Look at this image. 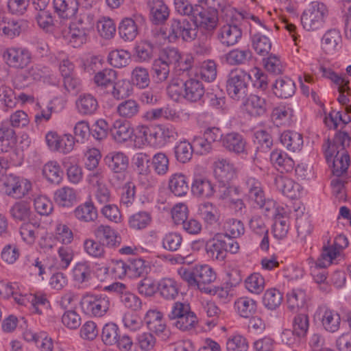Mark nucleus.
Here are the masks:
<instances>
[{
	"label": "nucleus",
	"instance_id": "nucleus-1",
	"mask_svg": "<svg viewBox=\"0 0 351 351\" xmlns=\"http://www.w3.org/2000/svg\"><path fill=\"white\" fill-rule=\"evenodd\" d=\"M251 76L242 69H233L228 75L226 91L234 100L244 101L248 95V84Z\"/></svg>",
	"mask_w": 351,
	"mask_h": 351
},
{
	"label": "nucleus",
	"instance_id": "nucleus-2",
	"mask_svg": "<svg viewBox=\"0 0 351 351\" xmlns=\"http://www.w3.org/2000/svg\"><path fill=\"white\" fill-rule=\"evenodd\" d=\"M197 35V29L193 21L186 19H173L170 21L167 38L170 42H175L181 38L186 42L193 40Z\"/></svg>",
	"mask_w": 351,
	"mask_h": 351
},
{
	"label": "nucleus",
	"instance_id": "nucleus-3",
	"mask_svg": "<svg viewBox=\"0 0 351 351\" xmlns=\"http://www.w3.org/2000/svg\"><path fill=\"white\" fill-rule=\"evenodd\" d=\"M31 187L29 182L13 174L2 175L0 178V193L16 199L25 196Z\"/></svg>",
	"mask_w": 351,
	"mask_h": 351
},
{
	"label": "nucleus",
	"instance_id": "nucleus-4",
	"mask_svg": "<svg viewBox=\"0 0 351 351\" xmlns=\"http://www.w3.org/2000/svg\"><path fill=\"white\" fill-rule=\"evenodd\" d=\"M327 14L326 6L323 3L315 1L302 14L301 23L307 31H314L322 27Z\"/></svg>",
	"mask_w": 351,
	"mask_h": 351
},
{
	"label": "nucleus",
	"instance_id": "nucleus-5",
	"mask_svg": "<svg viewBox=\"0 0 351 351\" xmlns=\"http://www.w3.org/2000/svg\"><path fill=\"white\" fill-rule=\"evenodd\" d=\"M80 306L85 314L101 317L108 311L110 301L106 295L86 294L81 299Z\"/></svg>",
	"mask_w": 351,
	"mask_h": 351
},
{
	"label": "nucleus",
	"instance_id": "nucleus-6",
	"mask_svg": "<svg viewBox=\"0 0 351 351\" xmlns=\"http://www.w3.org/2000/svg\"><path fill=\"white\" fill-rule=\"evenodd\" d=\"M3 58L11 67L23 69L32 61L30 51L23 47H9L4 50Z\"/></svg>",
	"mask_w": 351,
	"mask_h": 351
},
{
	"label": "nucleus",
	"instance_id": "nucleus-7",
	"mask_svg": "<svg viewBox=\"0 0 351 351\" xmlns=\"http://www.w3.org/2000/svg\"><path fill=\"white\" fill-rule=\"evenodd\" d=\"M193 18L196 29L201 27L208 31L215 29L218 22L217 12L216 10H205L199 5H195Z\"/></svg>",
	"mask_w": 351,
	"mask_h": 351
},
{
	"label": "nucleus",
	"instance_id": "nucleus-8",
	"mask_svg": "<svg viewBox=\"0 0 351 351\" xmlns=\"http://www.w3.org/2000/svg\"><path fill=\"white\" fill-rule=\"evenodd\" d=\"M95 239L105 247L116 248L120 246L121 237L118 232L110 226L101 224L93 230Z\"/></svg>",
	"mask_w": 351,
	"mask_h": 351
},
{
	"label": "nucleus",
	"instance_id": "nucleus-9",
	"mask_svg": "<svg viewBox=\"0 0 351 351\" xmlns=\"http://www.w3.org/2000/svg\"><path fill=\"white\" fill-rule=\"evenodd\" d=\"M351 137L348 130H343V128L336 132L332 141L327 140L328 148L326 150V158L328 162L332 160L335 152H346V148L350 146Z\"/></svg>",
	"mask_w": 351,
	"mask_h": 351
},
{
	"label": "nucleus",
	"instance_id": "nucleus-10",
	"mask_svg": "<svg viewBox=\"0 0 351 351\" xmlns=\"http://www.w3.org/2000/svg\"><path fill=\"white\" fill-rule=\"evenodd\" d=\"M145 321L149 331L154 332L162 339L169 337V331L166 328V324L160 312L149 310L147 312Z\"/></svg>",
	"mask_w": 351,
	"mask_h": 351
},
{
	"label": "nucleus",
	"instance_id": "nucleus-11",
	"mask_svg": "<svg viewBox=\"0 0 351 351\" xmlns=\"http://www.w3.org/2000/svg\"><path fill=\"white\" fill-rule=\"evenodd\" d=\"M215 175L226 186L237 178V170L230 160L221 158L215 162Z\"/></svg>",
	"mask_w": 351,
	"mask_h": 351
},
{
	"label": "nucleus",
	"instance_id": "nucleus-12",
	"mask_svg": "<svg viewBox=\"0 0 351 351\" xmlns=\"http://www.w3.org/2000/svg\"><path fill=\"white\" fill-rule=\"evenodd\" d=\"M110 134L115 142L123 143L132 139L134 130L128 121L117 119L110 126Z\"/></svg>",
	"mask_w": 351,
	"mask_h": 351
},
{
	"label": "nucleus",
	"instance_id": "nucleus-13",
	"mask_svg": "<svg viewBox=\"0 0 351 351\" xmlns=\"http://www.w3.org/2000/svg\"><path fill=\"white\" fill-rule=\"evenodd\" d=\"M222 146L228 152L236 154H247V142L243 136L239 132H232L226 134L222 139Z\"/></svg>",
	"mask_w": 351,
	"mask_h": 351
},
{
	"label": "nucleus",
	"instance_id": "nucleus-14",
	"mask_svg": "<svg viewBox=\"0 0 351 351\" xmlns=\"http://www.w3.org/2000/svg\"><path fill=\"white\" fill-rule=\"evenodd\" d=\"M197 289L202 292L211 293L210 285L216 279V274L208 265L195 266Z\"/></svg>",
	"mask_w": 351,
	"mask_h": 351
},
{
	"label": "nucleus",
	"instance_id": "nucleus-15",
	"mask_svg": "<svg viewBox=\"0 0 351 351\" xmlns=\"http://www.w3.org/2000/svg\"><path fill=\"white\" fill-rule=\"evenodd\" d=\"M178 136L176 130L170 126L158 125L152 126V138L150 145L161 147L165 146L171 139Z\"/></svg>",
	"mask_w": 351,
	"mask_h": 351
},
{
	"label": "nucleus",
	"instance_id": "nucleus-16",
	"mask_svg": "<svg viewBox=\"0 0 351 351\" xmlns=\"http://www.w3.org/2000/svg\"><path fill=\"white\" fill-rule=\"evenodd\" d=\"M76 109L82 116L95 114L99 108L97 99L90 93L81 94L75 101Z\"/></svg>",
	"mask_w": 351,
	"mask_h": 351
},
{
	"label": "nucleus",
	"instance_id": "nucleus-17",
	"mask_svg": "<svg viewBox=\"0 0 351 351\" xmlns=\"http://www.w3.org/2000/svg\"><path fill=\"white\" fill-rule=\"evenodd\" d=\"M182 87H184L183 97L191 102L199 101L205 93L202 83L194 78H190L182 83Z\"/></svg>",
	"mask_w": 351,
	"mask_h": 351
},
{
	"label": "nucleus",
	"instance_id": "nucleus-18",
	"mask_svg": "<svg viewBox=\"0 0 351 351\" xmlns=\"http://www.w3.org/2000/svg\"><path fill=\"white\" fill-rule=\"evenodd\" d=\"M242 36L241 29L236 24L227 23L219 31L218 37L220 42L226 46L235 45Z\"/></svg>",
	"mask_w": 351,
	"mask_h": 351
},
{
	"label": "nucleus",
	"instance_id": "nucleus-19",
	"mask_svg": "<svg viewBox=\"0 0 351 351\" xmlns=\"http://www.w3.org/2000/svg\"><path fill=\"white\" fill-rule=\"evenodd\" d=\"M274 184L279 191L291 199L296 198L300 193V184L288 177L282 176H276L274 180Z\"/></svg>",
	"mask_w": 351,
	"mask_h": 351
},
{
	"label": "nucleus",
	"instance_id": "nucleus-20",
	"mask_svg": "<svg viewBox=\"0 0 351 351\" xmlns=\"http://www.w3.org/2000/svg\"><path fill=\"white\" fill-rule=\"evenodd\" d=\"M241 102L247 113L252 117H261L267 112L265 99L256 95H250L248 97H246L244 101Z\"/></svg>",
	"mask_w": 351,
	"mask_h": 351
},
{
	"label": "nucleus",
	"instance_id": "nucleus-21",
	"mask_svg": "<svg viewBox=\"0 0 351 351\" xmlns=\"http://www.w3.org/2000/svg\"><path fill=\"white\" fill-rule=\"evenodd\" d=\"M108 167L115 173H121L126 171L129 165L128 157L122 152L109 153L104 158Z\"/></svg>",
	"mask_w": 351,
	"mask_h": 351
},
{
	"label": "nucleus",
	"instance_id": "nucleus-22",
	"mask_svg": "<svg viewBox=\"0 0 351 351\" xmlns=\"http://www.w3.org/2000/svg\"><path fill=\"white\" fill-rule=\"evenodd\" d=\"M192 193L200 197H210L215 193L214 184L205 177L197 176L191 185Z\"/></svg>",
	"mask_w": 351,
	"mask_h": 351
},
{
	"label": "nucleus",
	"instance_id": "nucleus-23",
	"mask_svg": "<svg viewBox=\"0 0 351 351\" xmlns=\"http://www.w3.org/2000/svg\"><path fill=\"white\" fill-rule=\"evenodd\" d=\"M152 21L156 25L164 23L169 16L167 5L162 0H149Z\"/></svg>",
	"mask_w": 351,
	"mask_h": 351
},
{
	"label": "nucleus",
	"instance_id": "nucleus-24",
	"mask_svg": "<svg viewBox=\"0 0 351 351\" xmlns=\"http://www.w3.org/2000/svg\"><path fill=\"white\" fill-rule=\"evenodd\" d=\"M55 12L62 19L73 16L78 10L77 0H53Z\"/></svg>",
	"mask_w": 351,
	"mask_h": 351
},
{
	"label": "nucleus",
	"instance_id": "nucleus-25",
	"mask_svg": "<svg viewBox=\"0 0 351 351\" xmlns=\"http://www.w3.org/2000/svg\"><path fill=\"white\" fill-rule=\"evenodd\" d=\"M16 142L14 130L8 122H2L0 127V152H7Z\"/></svg>",
	"mask_w": 351,
	"mask_h": 351
},
{
	"label": "nucleus",
	"instance_id": "nucleus-26",
	"mask_svg": "<svg viewBox=\"0 0 351 351\" xmlns=\"http://www.w3.org/2000/svg\"><path fill=\"white\" fill-rule=\"evenodd\" d=\"M295 83L289 77L277 79L275 84H273V92L278 97H291L295 93Z\"/></svg>",
	"mask_w": 351,
	"mask_h": 351
},
{
	"label": "nucleus",
	"instance_id": "nucleus-27",
	"mask_svg": "<svg viewBox=\"0 0 351 351\" xmlns=\"http://www.w3.org/2000/svg\"><path fill=\"white\" fill-rule=\"evenodd\" d=\"M322 324L328 332L333 333L337 332L341 324L340 315L335 311L325 308L322 311Z\"/></svg>",
	"mask_w": 351,
	"mask_h": 351
},
{
	"label": "nucleus",
	"instance_id": "nucleus-28",
	"mask_svg": "<svg viewBox=\"0 0 351 351\" xmlns=\"http://www.w3.org/2000/svg\"><path fill=\"white\" fill-rule=\"evenodd\" d=\"M270 160L275 167L280 172H289L294 167L293 159L280 150H274L271 153Z\"/></svg>",
	"mask_w": 351,
	"mask_h": 351
},
{
	"label": "nucleus",
	"instance_id": "nucleus-29",
	"mask_svg": "<svg viewBox=\"0 0 351 351\" xmlns=\"http://www.w3.org/2000/svg\"><path fill=\"white\" fill-rule=\"evenodd\" d=\"M186 177L182 173L173 174L169 180V188L176 195L182 197L187 194L189 186Z\"/></svg>",
	"mask_w": 351,
	"mask_h": 351
},
{
	"label": "nucleus",
	"instance_id": "nucleus-30",
	"mask_svg": "<svg viewBox=\"0 0 351 351\" xmlns=\"http://www.w3.org/2000/svg\"><path fill=\"white\" fill-rule=\"evenodd\" d=\"M128 276L130 278H135L145 276L150 269V267L142 258H128Z\"/></svg>",
	"mask_w": 351,
	"mask_h": 351
},
{
	"label": "nucleus",
	"instance_id": "nucleus-31",
	"mask_svg": "<svg viewBox=\"0 0 351 351\" xmlns=\"http://www.w3.org/2000/svg\"><path fill=\"white\" fill-rule=\"evenodd\" d=\"M54 201L60 206L71 207L76 202V191L69 186H63L56 191Z\"/></svg>",
	"mask_w": 351,
	"mask_h": 351
},
{
	"label": "nucleus",
	"instance_id": "nucleus-32",
	"mask_svg": "<svg viewBox=\"0 0 351 351\" xmlns=\"http://www.w3.org/2000/svg\"><path fill=\"white\" fill-rule=\"evenodd\" d=\"M118 29L120 37L125 41H132L138 34V25L131 18L123 19Z\"/></svg>",
	"mask_w": 351,
	"mask_h": 351
},
{
	"label": "nucleus",
	"instance_id": "nucleus-33",
	"mask_svg": "<svg viewBox=\"0 0 351 351\" xmlns=\"http://www.w3.org/2000/svg\"><path fill=\"white\" fill-rule=\"evenodd\" d=\"M280 138L282 145L291 152L299 151L303 145L302 135L296 132L285 131Z\"/></svg>",
	"mask_w": 351,
	"mask_h": 351
},
{
	"label": "nucleus",
	"instance_id": "nucleus-34",
	"mask_svg": "<svg viewBox=\"0 0 351 351\" xmlns=\"http://www.w3.org/2000/svg\"><path fill=\"white\" fill-rule=\"evenodd\" d=\"M252 58V53L250 49H234L225 55L226 62L232 66L247 64Z\"/></svg>",
	"mask_w": 351,
	"mask_h": 351
},
{
	"label": "nucleus",
	"instance_id": "nucleus-35",
	"mask_svg": "<svg viewBox=\"0 0 351 351\" xmlns=\"http://www.w3.org/2000/svg\"><path fill=\"white\" fill-rule=\"evenodd\" d=\"M158 291L166 300H175L179 293L178 283L172 278H165L158 282Z\"/></svg>",
	"mask_w": 351,
	"mask_h": 351
},
{
	"label": "nucleus",
	"instance_id": "nucleus-36",
	"mask_svg": "<svg viewBox=\"0 0 351 351\" xmlns=\"http://www.w3.org/2000/svg\"><path fill=\"white\" fill-rule=\"evenodd\" d=\"M341 40L340 32L332 29L328 30L322 38V47L328 53H333Z\"/></svg>",
	"mask_w": 351,
	"mask_h": 351
},
{
	"label": "nucleus",
	"instance_id": "nucleus-37",
	"mask_svg": "<svg viewBox=\"0 0 351 351\" xmlns=\"http://www.w3.org/2000/svg\"><path fill=\"white\" fill-rule=\"evenodd\" d=\"M10 214L15 221H25L29 220L32 215L30 205L25 201L15 202L10 209Z\"/></svg>",
	"mask_w": 351,
	"mask_h": 351
},
{
	"label": "nucleus",
	"instance_id": "nucleus-38",
	"mask_svg": "<svg viewBox=\"0 0 351 351\" xmlns=\"http://www.w3.org/2000/svg\"><path fill=\"white\" fill-rule=\"evenodd\" d=\"M198 215L207 224H214L219 220L217 208L210 202H204L199 205Z\"/></svg>",
	"mask_w": 351,
	"mask_h": 351
},
{
	"label": "nucleus",
	"instance_id": "nucleus-39",
	"mask_svg": "<svg viewBox=\"0 0 351 351\" xmlns=\"http://www.w3.org/2000/svg\"><path fill=\"white\" fill-rule=\"evenodd\" d=\"M75 217L82 221H93L97 217V211L91 202H86L74 210Z\"/></svg>",
	"mask_w": 351,
	"mask_h": 351
},
{
	"label": "nucleus",
	"instance_id": "nucleus-40",
	"mask_svg": "<svg viewBox=\"0 0 351 351\" xmlns=\"http://www.w3.org/2000/svg\"><path fill=\"white\" fill-rule=\"evenodd\" d=\"M27 27V23L24 20H10L5 22L1 30L3 34L10 38L19 36Z\"/></svg>",
	"mask_w": 351,
	"mask_h": 351
},
{
	"label": "nucleus",
	"instance_id": "nucleus-41",
	"mask_svg": "<svg viewBox=\"0 0 351 351\" xmlns=\"http://www.w3.org/2000/svg\"><path fill=\"white\" fill-rule=\"evenodd\" d=\"M350 164V157L346 152L337 151L332 159V174L340 177L346 173Z\"/></svg>",
	"mask_w": 351,
	"mask_h": 351
},
{
	"label": "nucleus",
	"instance_id": "nucleus-42",
	"mask_svg": "<svg viewBox=\"0 0 351 351\" xmlns=\"http://www.w3.org/2000/svg\"><path fill=\"white\" fill-rule=\"evenodd\" d=\"M117 78V73L112 69H104L94 76L95 84L101 88L112 87Z\"/></svg>",
	"mask_w": 351,
	"mask_h": 351
},
{
	"label": "nucleus",
	"instance_id": "nucleus-43",
	"mask_svg": "<svg viewBox=\"0 0 351 351\" xmlns=\"http://www.w3.org/2000/svg\"><path fill=\"white\" fill-rule=\"evenodd\" d=\"M195 76L207 82H213L217 77V64L213 60L203 62L195 72Z\"/></svg>",
	"mask_w": 351,
	"mask_h": 351
},
{
	"label": "nucleus",
	"instance_id": "nucleus-44",
	"mask_svg": "<svg viewBox=\"0 0 351 351\" xmlns=\"http://www.w3.org/2000/svg\"><path fill=\"white\" fill-rule=\"evenodd\" d=\"M83 247L85 252L92 258H103L105 257V246L96 239H85L83 243Z\"/></svg>",
	"mask_w": 351,
	"mask_h": 351
},
{
	"label": "nucleus",
	"instance_id": "nucleus-45",
	"mask_svg": "<svg viewBox=\"0 0 351 351\" xmlns=\"http://www.w3.org/2000/svg\"><path fill=\"white\" fill-rule=\"evenodd\" d=\"M235 306L240 316L248 318L256 311V302L253 299L244 297L240 298L235 302Z\"/></svg>",
	"mask_w": 351,
	"mask_h": 351
},
{
	"label": "nucleus",
	"instance_id": "nucleus-46",
	"mask_svg": "<svg viewBox=\"0 0 351 351\" xmlns=\"http://www.w3.org/2000/svg\"><path fill=\"white\" fill-rule=\"evenodd\" d=\"M88 27H84L82 25V20L78 23H73L70 25V42L73 43L74 47L80 46L86 41Z\"/></svg>",
	"mask_w": 351,
	"mask_h": 351
},
{
	"label": "nucleus",
	"instance_id": "nucleus-47",
	"mask_svg": "<svg viewBox=\"0 0 351 351\" xmlns=\"http://www.w3.org/2000/svg\"><path fill=\"white\" fill-rule=\"evenodd\" d=\"M205 247L207 254L213 259L223 261L226 257L217 234L206 242Z\"/></svg>",
	"mask_w": 351,
	"mask_h": 351
},
{
	"label": "nucleus",
	"instance_id": "nucleus-48",
	"mask_svg": "<svg viewBox=\"0 0 351 351\" xmlns=\"http://www.w3.org/2000/svg\"><path fill=\"white\" fill-rule=\"evenodd\" d=\"M252 47L255 51L261 56H266L271 48V42L269 37L261 33L252 36Z\"/></svg>",
	"mask_w": 351,
	"mask_h": 351
},
{
	"label": "nucleus",
	"instance_id": "nucleus-49",
	"mask_svg": "<svg viewBox=\"0 0 351 351\" xmlns=\"http://www.w3.org/2000/svg\"><path fill=\"white\" fill-rule=\"evenodd\" d=\"M250 201L253 202L254 207L264 208L265 210L269 211L271 206H274V202L270 200H266L265 192L263 186L258 188L257 191H254L250 193H246Z\"/></svg>",
	"mask_w": 351,
	"mask_h": 351
},
{
	"label": "nucleus",
	"instance_id": "nucleus-50",
	"mask_svg": "<svg viewBox=\"0 0 351 351\" xmlns=\"http://www.w3.org/2000/svg\"><path fill=\"white\" fill-rule=\"evenodd\" d=\"M43 174L49 182L59 184L62 178L63 172L56 162H49L43 168Z\"/></svg>",
	"mask_w": 351,
	"mask_h": 351
},
{
	"label": "nucleus",
	"instance_id": "nucleus-51",
	"mask_svg": "<svg viewBox=\"0 0 351 351\" xmlns=\"http://www.w3.org/2000/svg\"><path fill=\"white\" fill-rule=\"evenodd\" d=\"M151 221L152 217L149 213L139 211L129 217L128 224L132 229L142 230L145 228Z\"/></svg>",
	"mask_w": 351,
	"mask_h": 351
},
{
	"label": "nucleus",
	"instance_id": "nucleus-52",
	"mask_svg": "<svg viewBox=\"0 0 351 351\" xmlns=\"http://www.w3.org/2000/svg\"><path fill=\"white\" fill-rule=\"evenodd\" d=\"M118 326L114 323H108L104 325L101 332V339L104 344L113 346L117 343L120 335Z\"/></svg>",
	"mask_w": 351,
	"mask_h": 351
},
{
	"label": "nucleus",
	"instance_id": "nucleus-53",
	"mask_svg": "<svg viewBox=\"0 0 351 351\" xmlns=\"http://www.w3.org/2000/svg\"><path fill=\"white\" fill-rule=\"evenodd\" d=\"M136 288L141 295L152 297L158 291V282L151 277L145 276L137 283Z\"/></svg>",
	"mask_w": 351,
	"mask_h": 351
},
{
	"label": "nucleus",
	"instance_id": "nucleus-54",
	"mask_svg": "<svg viewBox=\"0 0 351 351\" xmlns=\"http://www.w3.org/2000/svg\"><path fill=\"white\" fill-rule=\"evenodd\" d=\"M193 153V145L186 141L179 142L174 147L175 157L181 163L189 162L192 158Z\"/></svg>",
	"mask_w": 351,
	"mask_h": 351
},
{
	"label": "nucleus",
	"instance_id": "nucleus-55",
	"mask_svg": "<svg viewBox=\"0 0 351 351\" xmlns=\"http://www.w3.org/2000/svg\"><path fill=\"white\" fill-rule=\"evenodd\" d=\"M169 66L167 63L159 58L154 60L151 68V73L158 82L165 81L169 74Z\"/></svg>",
	"mask_w": 351,
	"mask_h": 351
},
{
	"label": "nucleus",
	"instance_id": "nucleus-56",
	"mask_svg": "<svg viewBox=\"0 0 351 351\" xmlns=\"http://www.w3.org/2000/svg\"><path fill=\"white\" fill-rule=\"evenodd\" d=\"M155 46L149 41H143L135 47L136 58L139 62H149L154 57Z\"/></svg>",
	"mask_w": 351,
	"mask_h": 351
},
{
	"label": "nucleus",
	"instance_id": "nucleus-57",
	"mask_svg": "<svg viewBox=\"0 0 351 351\" xmlns=\"http://www.w3.org/2000/svg\"><path fill=\"white\" fill-rule=\"evenodd\" d=\"M130 57V53L128 51L117 49L109 53L108 60L114 67L122 68L128 64Z\"/></svg>",
	"mask_w": 351,
	"mask_h": 351
},
{
	"label": "nucleus",
	"instance_id": "nucleus-58",
	"mask_svg": "<svg viewBox=\"0 0 351 351\" xmlns=\"http://www.w3.org/2000/svg\"><path fill=\"white\" fill-rule=\"evenodd\" d=\"M309 327L308 316L305 313L296 315L293 319V333L299 337H304Z\"/></svg>",
	"mask_w": 351,
	"mask_h": 351
},
{
	"label": "nucleus",
	"instance_id": "nucleus-59",
	"mask_svg": "<svg viewBox=\"0 0 351 351\" xmlns=\"http://www.w3.org/2000/svg\"><path fill=\"white\" fill-rule=\"evenodd\" d=\"M274 220L275 221L273 226L274 237L281 239L287 235L289 230L287 217L277 210L275 213Z\"/></svg>",
	"mask_w": 351,
	"mask_h": 351
},
{
	"label": "nucleus",
	"instance_id": "nucleus-60",
	"mask_svg": "<svg viewBox=\"0 0 351 351\" xmlns=\"http://www.w3.org/2000/svg\"><path fill=\"white\" fill-rule=\"evenodd\" d=\"M132 82L140 88L147 87L150 83L148 70L142 66L135 67L132 72Z\"/></svg>",
	"mask_w": 351,
	"mask_h": 351
},
{
	"label": "nucleus",
	"instance_id": "nucleus-61",
	"mask_svg": "<svg viewBox=\"0 0 351 351\" xmlns=\"http://www.w3.org/2000/svg\"><path fill=\"white\" fill-rule=\"evenodd\" d=\"M246 289L251 293L259 294L265 287V279L259 273H253L245 281Z\"/></svg>",
	"mask_w": 351,
	"mask_h": 351
},
{
	"label": "nucleus",
	"instance_id": "nucleus-62",
	"mask_svg": "<svg viewBox=\"0 0 351 351\" xmlns=\"http://www.w3.org/2000/svg\"><path fill=\"white\" fill-rule=\"evenodd\" d=\"M139 111V106L135 100L128 99L119 104L117 112L124 118L130 119L136 116Z\"/></svg>",
	"mask_w": 351,
	"mask_h": 351
},
{
	"label": "nucleus",
	"instance_id": "nucleus-63",
	"mask_svg": "<svg viewBox=\"0 0 351 351\" xmlns=\"http://www.w3.org/2000/svg\"><path fill=\"white\" fill-rule=\"evenodd\" d=\"M282 300V293L276 289H269L264 294L263 302L266 308L274 310L278 307Z\"/></svg>",
	"mask_w": 351,
	"mask_h": 351
},
{
	"label": "nucleus",
	"instance_id": "nucleus-64",
	"mask_svg": "<svg viewBox=\"0 0 351 351\" xmlns=\"http://www.w3.org/2000/svg\"><path fill=\"white\" fill-rule=\"evenodd\" d=\"M306 302L305 293L302 290H293L287 294V305L289 309L296 311L303 307Z\"/></svg>",
	"mask_w": 351,
	"mask_h": 351
}]
</instances>
